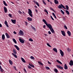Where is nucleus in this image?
<instances>
[{"label": "nucleus", "mask_w": 73, "mask_h": 73, "mask_svg": "<svg viewBox=\"0 0 73 73\" xmlns=\"http://www.w3.org/2000/svg\"><path fill=\"white\" fill-rule=\"evenodd\" d=\"M48 27L50 29V31L52 33H54L55 32L53 29V28L52 27V26L51 25H50L48 26Z\"/></svg>", "instance_id": "obj_1"}, {"label": "nucleus", "mask_w": 73, "mask_h": 73, "mask_svg": "<svg viewBox=\"0 0 73 73\" xmlns=\"http://www.w3.org/2000/svg\"><path fill=\"white\" fill-rule=\"evenodd\" d=\"M56 61L57 62H58V63H59V64H62V63L60 62V61H59L58 60H56Z\"/></svg>", "instance_id": "obj_30"}, {"label": "nucleus", "mask_w": 73, "mask_h": 73, "mask_svg": "<svg viewBox=\"0 0 73 73\" xmlns=\"http://www.w3.org/2000/svg\"><path fill=\"white\" fill-rule=\"evenodd\" d=\"M42 21L46 25L47 27H48L50 25V24H48V23H47V22H46V20H45L44 19H43L42 20Z\"/></svg>", "instance_id": "obj_4"}, {"label": "nucleus", "mask_w": 73, "mask_h": 73, "mask_svg": "<svg viewBox=\"0 0 73 73\" xmlns=\"http://www.w3.org/2000/svg\"><path fill=\"white\" fill-rule=\"evenodd\" d=\"M54 71L55 72V73H57L58 72V70H57L56 68L54 69Z\"/></svg>", "instance_id": "obj_27"}, {"label": "nucleus", "mask_w": 73, "mask_h": 73, "mask_svg": "<svg viewBox=\"0 0 73 73\" xmlns=\"http://www.w3.org/2000/svg\"><path fill=\"white\" fill-rule=\"evenodd\" d=\"M14 46H15V47L17 49V50H19L20 48H19V47H18L17 45H14Z\"/></svg>", "instance_id": "obj_16"}, {"label": "nucleus", "mask_w": 73, "mask_h": 73, "mask_svg": "<svg viewBox=\"0 0 73 73\" xmlns=\"http://www.w3.org/2000/svg\"><path fill=\"white\" fill-rule=\"evenodd\" d=\"M58 8L59 9H62V8H63L65 9H66L65 7V6H63L62 4H60V5H59L58 7Z\"/></svg>", "instance_id": "obj_3"}, {"label": "nucleus", "mask_w": 73, "mask_h": 73, "mask_svg": "<svg viewBox=\"0 0 73 73\" xmlns=\"http://www.w3.org/2000/svg\"><path fill=\"white\" fill-rule=\"evenodd\" d=\"M64 27L65 28V29H68V28H67V27H66V25H64Z\"/></svg>", "instance_id": "obj_46"}, {"label": "nucleus", "mask_w": 73, "mask_h": 73, "mask_svg": "<svg viewBox=\"0 0 73 73\" xmlns=\"http://www.w3.org/2000/svg\"><path fill=\"white\" fill-rule=\"evenodd\" d=\"M67 50L68 51H70V49H69V48H67Z\"/></svg>", "instance_id": "obj_55"}, {"label": "nucleus", "mask_w": 73, "mask_h": 73, "mask_svg": "<svg viewBox=\"0 0 73 73\" xmlns=\"http://www.w3.org/2000/svg\"><path fill=\"white\" fill-rule=\"evenodd\" d=\"M14 68L15 70H16V66H14Z\"/></svg>", "instance_id": "obj_54"}, {"label": "nucleus", "mask_w": 73, "mask_h": 73, "mask_svg": "<svg viewBox=\"0 0 73 73\" xmlns=\"http://www.w3.org/2000/svg\"><path fill=\"white\" fill-rule=\"evenodd\" d=\"M35 8H37V6H35Z\"/></svg>", "instance_id": "obj_64"}, {"label": "nucleus", "mask_w": 73, "mask_h": 73, "mask_svg": "<svg viewBox=\"0 0 73 73\" xmlns=\"http://www.w3.org/2000/svg\"><path fill=\"white\" fill-rule=\"evenodd\" d=\"M43 4H44L46 5V3H45V2H44V0H43L42 1Z\"/></svg>", "instance_id": "obj_43"}, {"label": "nucleus", "mask_w": 73, "mask_h": 73, "mask_svg": "<svg viewBox=\"0 0 73 73\" xmlns=\"http://www.w3.org/2000/svg\"><path fill=\"white\" fill-rule=\"evenodd\" d=\"M25 23H26V25H27V23H28L27 22H25Z\"/></svg>", "instance_id": "obj_63"}, {"label": "nucleus", "mask_w": 73, "mask_h": 73, "mask_svg": "<svg viewBox=\"0 0 73 73\" xmlns=\"http://www.w3.org/2000/svg\"><path fill=\"white\" fill-rule=\"evenodd\" d=\"M0 27H2V25L1 23H0Z\"/></svg>", "instance_id": "obj_56"}, {"label": "nucleus", "mask_w": 73, "mask_h": 73, "mask_svg": "<svg viewBox=\"0 0 73 73\" xmlns=\"http://www.w3.org/2000/svg\"><path fill=\"white\" fill-rule=\"evenodd\" d=\"M49 2L50 3V4H51V5H52V2L50 1Z\"/></svg>", "instance_id": "obj_58"}, {"label": "nucleus", "mask_w": 73, "mask_h": 73, "mask_svg": "<svg viewBox=\"0 0 73 73\" xmlns=\"http://www.w3.org/2000/svg\"><path fill=\"white\" fill-rule=\"evenodd\" d=\"M0 69H1L0 70L1 71V72H3V69L2 68H1V67L0 65Z\"/></svg>", "instance_id": "obj_26"}, {"label": "nucleus", "mask_w": 73, "mask_h": 73, "mask_svg": "<svg viewBox=\"0 0 73 73\" xmlns=\"http://www.w3.org/2000/svg\"><path fill=\"white\" fill-rule=\"evenodd\" d=\"M5 24L6 25L7 28H9V26L8 25V23L7 22V21H5Z\"/></svg>", "instance_id": "obj_10"}, {"label": "nucleus", "mask_w": 73, "mask_h": 73, "mask_svg": "<svg viewBox=\"0 0 73 73\" xmlns=\"http://www.w3.org/2000/svg\"><path fill=\"white\" fill-rule=\"evenodd\" d=\"M62 35L63 36H65V32L64 31H61Z\"/></svg>", "instance_id": "obj_9"}, {"label": "nucleus", "mask_w": 73, "mask_h": 73, "mask_svg": "<svg viewBox=\"0 0 73 73\" xmlns=\"http://www.w3.org/2000/svg\"><path fill=\"white\" fill-rule=\"evenodd\" d=\"M13 52L14 54H16L17 53V52H16V50H15L14 49H13Z\"/></svg>", "instance_id": "obj_24"}, {"label": "nucleus", "mask_w": 73, "mask_h": 73, "mask_svg": "<svg viewBox=\"0 0 73 73\" xmlns=\"http://www.w3.org/2000/svg\"><path fill=\"white\" fill-rule=\"evenodd\" d=\"M19 35L21 36H23V35H24V32L23 31L20 30L19 32Z\"/></svg>", "instance_id": "obj_5"}, {"label": "nucleus", "mask_w": 73, "mask_h": 73, "mask_svg": "<svg viewBox=\"0 0 73 73\" xmlns=\"http://www.w3.org/2000/svg\"><path fill=\"white\" fill-rule=\"evenodd\" d=\"M27 19L29 21H32V19L29 17H28L27 18Z\"/></svg>", "instance_id": "obj_12"}, {"label": "nucleus", "mask_w": 73, "mask_h": 73, "mask_svg": "<svg viewBox=\"0 0 73 73\" xmlns=\"http://www.w3.org/2000/svg\"><path fill=\"white\" fill-rule=\"evenodd\" d=\"M61 13H62L63 15H64V12L62 10H60Z\"/></svg>", "instance_id": "obj_37"}, {"label": "nucleus", "mask_w": 73, "mask_h": 73, "mask_svg": "<svg viewBox=\"0 0 73 73\" xmlns=\"http://www.w3.org/2000/svg\"><path fill=\"white\" fill-rule=\"evenodd\" d=\"M28 68H29V69H32V67L29 66H28Z\"/></svg>", "instance_id": "obj_49"}, {"label": "nucleus", "mask_w": 73, "mask_h": 73, "mask_svg": "<svg viewBox=\"0 0 73 73\" xmlns=\"http://www.w3.org/2000/svg\"><path fill=\"white\" fill-rule=\"evenodd\" d=\"M52 15L54 16L55 19H57V17H56V15H55V14H54V13H52Z\"/></svg>", "instance_id": "obj_31"}, {"label": "nucleus", "mask_w": 73, "mask_h": 73, "mask_svg": "<svg viewBox=\"0 0 73 73\" xmlns=\"http://www.w3.org/2000/svg\"><path fill=\"white\" fill-rule=\"evenodd\" d=\"M28 13L29 15L31 17H33V15H32V10L30 9H28Z\"/></svg>", "instance_id": "obj_2"}, {"label": "nucleus", "mask_w": 73, "mask_h": 73, "mask_svg": "<svg viewBox=\"0 0 73 73\" xmlns=\"http://www.w3.org/2000/svg\"><path fill=\"white\" fill-rule=\"evenodd\" d=\"M9 17H12V15H11V14H9Z\"/></svg>", "instance_id": "obj_45"}, {"label": "nucleus", "mask_w": 73, "mask_h": 73, "mask_svg": "<svg viewBox=\"0 0 73 73\" xmlns=\"http://www.w3.org/2000/svg\"><path fill=\"white\" fill-rule=\"evenodd\" d=\"M35 4H36V5H37L38 7H40V5H39V4H38V3L37 2H35Z\"/></svg>", "instance_id": "obj_35"}, {"label": "nucleus", "mask_w": 73, "mask_h": 73, "mask_svg": "<svg viewBox=\"0 0 73 73\" xmlns=\"http://www.w3.org/2000/svg\"><path fill=\"white\" fill-rule=\"evenodd\" d=\"M30 58L31 59H35V58H34L33 56H31Z\"/></svg>", "instance_id": "obj_44"}, {"label": "nucleus", "mask_w": 73, "mask_h": 73, "mask_svg": "<svg viewBox=\"0 0 73 73\" xmlns=\"http://www.w3.org/2000/svg\"><path fill=\"white\" fill-rule=\"evenodd\" d=\"M29 65L30 66H31V67H32L33 68H34L35 67V66H34V65H33V64H29Z\"/></svg>", "instance_id": "obj_34"}, {"label": "nucleus", "mask_w": 73, "mask_h": 73, "mask_svg": "<svg viewBox=\"0 0 73 73\" xmlns=\"http://www.w3.org/2000/svg\"><path fill=\"white\" fill-rule=\"evenodd\" d=\"M53 50H54V52H55L57 53V50L56 48H54L53 49Z\"/></svg>", "instance_id": "obj_19"}, {"label": "nucleus", "mask_w": 73, "mask_h": 73, "mask_svg": "<svg viewBox=\"0 0 73 73\" xmlns=\"http://www.w3.org/2000/svg\"><path fill=\"white\" fill-rule=\"evenodd\" d=\"M4 10L5 13L7 12V9L6 7H4Z\"/></svg>", "instance_id": "obj_18"}, {"label": "nucleus", "mask_w": 73, "mask_h": 73, "mask_svg": "<svg viewBox=\"0 0 73 73\" xmlns=\"http://www.w3.org/2000/svg\"><path fill=\"white\" fill-rule=\"evenodd\" d=\"M67 33L69 36H70L71 35V33L69 31H67Z\"/></svg>", "instance_id": "obj_14"}, {"label": "nucleus", "mask_w": 73, "mask_h": 73, "mask_svg": "<svg viewBox=\"0 0 73 73\" xmlns=\"http://www.w3.org/2000/svg\"><path fill=\"white\" fill-rule=\"evenodd\" d=\"M46 69H47V70H49V69H50V68H49V67H46Z\"/></svg>", "instance_id": "obj_39"}, {"label": "nucleus", "mask_w": 73, "mask_h": 73, "mask_svg": "<svg viewBox=\"0 0 73 73\" xmlns=\"http://www.w3.org/2000/svg\"><path fill=\"white\" fill-rule=\"evenodd\" d=\"M51 19H52V20H54V19H53V17L51 18Z\"/></svg>", "instance_id": "obj_59"}, {"label": "nucleus", "mask_w": 73, "mask_h": 73, "mask_svg": "<svg viewBox=\"0 0 73 73\" xmlns=\"http://www.w3.org/2000/svg\"><path fill=\"white\" fill-rule=\"evenodd\" d=\"M38 63L39 64H40V65H42V64L41 63V62L40 61H38Z\"/></svg>", "instance_id": "obj_42"}, {"label": "nucleus", "mask_w": 73, "mask_h": 73, "mask_svg": "<svg viewBox=\"0 0 73 73\" xmlns=\"http://www.w3.org/2000/svg\"><path fill=\"white\" fill-rule=\"evenodd\" d=\"M69 64L70 66H72L73 65V61L71 60L70 61V62L69 63Z\"/></svg>", "instance_id": "obj_11"}, {"label": "nucleus", "mask_w": 73, "mask_h": 73, "mask_svg": "<svg viewBox=\"0 0 73 73\" xmlns=\"http://www.w3.org/2000/svg\"><path fill=\"white\" fill-rule=\"evenodd\" d=\"M5 35L7 37V38H10V36H9L7 33H5Z\"/></svg>", "instance_id": "obj_13"}, {"label": "nucleus", "mask_w": 73, "mask_h": 73, "mask_svg": "<svg viewBox=\"0 0 73 73\" xmlns=\"http://www.w3.org/2000/svg\"><path fill=\"white\" fill-rule=\"evenodd\" d=\"M47 45L49 46V47H51V46L49 44V43H47Z\"/></svg>", "instance_id": "obj_41"}, {"label": "nucleus", "mask_w": 73, "mask_h": 73, "mask_svg": "<svg viewBox=\"0 0 73 73\" xmlns=\"http://www.w3.org/2000/svg\"><path fill=\"white\" fill-rule=\"evenodd\" d=\"M19 41L21 42V43H22L23 44H24V40H22L21 38H19Z\"/></svg>", "instance_id": "obj_8"}, {"label": "nucleus", "mask_w": 73, "mask_h": 73, "mask_svg": "<svg viewBox=\"0 0 73 73\" xmlns=\"http://www.w3.org/2000/svg\"><path fill=\"white\" fill-rule=\"evenodd\" d=\"M32 29H34V31H36V29H35V27H32Z\"/></svg>", "instance_id": "obj_48"}, {"label": "nucleus", "mask_w": 73, "mask_h": 73, "mask_svg": "<svg viewBox=\"0 0 73 73\" xmlns=\"http://www.w3.org/2000/svg\"><path fill=\"white\" fill-rule=\"evenodd\" d=\"M29 41H31V42H33V39H32L31 38H30V39H29Z\"/></svg>", "instance_id": "obj_36"}, {"label": "nucleus", "mask_w": 73, "mask_h": 73, "mask_svg": "<svg viewBox=\"0 0 73 73\" xmlns=\"http://www.w3.org/2000/svg\"><path fill=\"white\" fill-rule=\"evenodd\" d=\"M44 11H45V12H46V13L47 15H48V11H47V10H46L45 9L44 10Z\"/></svg>", "instance_id": "obj_38"}, {"label": "nucleus", "mask_w": 73, "mask_h": 73, "mask_svg": "<svg viewBox=\"0 0 73 73\" xmlns=\"http://www.w3.org/2000/svg\"><path fill=\"white\" fill-rule=\"evenodd\" d=\"M24 71L25 72H27V71H26V70H25V69H24Z\"/></svg>", "instance_id": "obj_62"}, {"label": "nucleus", "mask_w": 73, "mask_h": 73, "mask_svg": "<svg viewBox=\"0 0 73 73\" xmlns=\"http://www.w3.org/2000/svg\"><path fill=\"white\" fill-rule=\"evenodd\" d=\"M13 40L14 42H15V44H17V42H16V40H15V39H13Z\"/></svg>", "instance_id": "obj_29"}, {"label": "nucleus", "mask_w": 73, "mask_h": 73, "mask_svg": "<svg viewBox=\"0 0 73 73\" xmlns=\"http://www.w3.org/2000/svg\"><path fill=\"white\" fill-rule=\"evenodd\" d=\"M11 21L13 24H15L16 23V20L11 19Z\"/></svg>", "instance_id": "obj_17"}, {"label": "nucleus", "mask_w": 73, "mask_h": 73, "mask_svg": "<svg viewBox=\"0 0 73 73\" xmlns=\"http://www.w3.org/2000/svg\"><path fill=\"white\" fill-rule=\"evenodd\" d=\"M18 12L19 13H20V14H22V12H21V11H18Z\"/></svg>", "instance_id": "obj_47"}, {"label": "nucleus", "mask_w": 73, "mask_h": 73, "mask_svg": "<svg viewBox=\"0 0 73 73\" xmlns=\"http://www.w3.org/2000/svg\"><path fill=\"white\" fill-rule=\"evenodd\" d=\"M3 4H4L5 5V6H7V5H7V3H6L5 2V1H3Z\"/></svg>", "instance_id": "obj_28"}, {"label": "nucleus", "mask_w": 73, "mask_h": 73, "mask_svg": "<svg viewBox=\"0 0 73 73\" xmlns=\"http://www.w3.org/2000/svg\"><path fill=\"white\" fill-rule=\"evenodd\" d=\"M9 63L11 65H12L13 63H12V60H9Z\"/></svg>", "instance_id": "obj_25"}, {"label": "nucleus", "mask_w": 73, "mask_h": 73, "mask_svg": "<svg viewBox=\"0 0 73 73\" xmlns=\"http://www.w3.org/2000/svg\"><path fill=\"white\" fill-rule=\"evenodd\" d=\"M50 9L51 10H52V11H53L54 12H55V11H54V9H53V8H52L51 7H50Z\"/></svg>", "instance_id": "obj_40"}, {"label": "nucleus", "mask_w": 73, "mask_h": 73, "mask_svg": "<svg viewBox=\"0 0 73 73\" xmlns=\"http://www.w3.org/2000/svg\"><path fill=\"white\" fill-rule=\"evenodd\" d=\"M64 69H68V66L66 64L64 65Z\"/></svg>", "instance_id": "obj_20"}, {"label": "nucleus", "mask_w": 73, "mask_h": 73, "mask_svg": "<svg viewBox=\"0 0 73 73\" xmlns=\"http://www.w3.org/2000/svg\"><path fill=\"white\" fill-rule=\"evenodd\" d=\"M66 9H67V10H69V7L68 6L66 5Z\"/></svg>", "instance_id": "obj_32"}, {"label": "nucleus", "mask_w": 73, "mask_h": 73, "mask_svg": "<svg viewBox=\"0 0 73 73\" xmlns=\"http://www.w3.org/2000/svg\"><path fill=\"white\" fill-rule=\"evenodd\" d=\"M13 33H14V34H16V33L15 31H14Z\"/></svg>", "instance_id": "obj_57"}, {"label": "nucleus", "mask_w": 73, "mask_h": 73, "mask_svg": "<svg viewBox=\"0 0 73 73\" xmlns=\"http://www.w3.org/2000/svg\"><path fill=\"white\" fill-rule=\"evenodd\" d=\"M48 33L50 35H51V32L50 31H49L48 32Z\"/></svg>", "instance_id": "obj_50"}, {"label": "nucleus", "mask_w": 73, "mask_h": 73, "mask_svg": "<svg viewBox=\"0 0 73 73\" xmlns=\"http://www.w3.org/2000/svg\"><path fill=\"white\" fill-rule=\"evenodd\" d=\"M46 27V26H45V25H44L43 26V28H45Z\"/></svg>", "instance_id": "obj_52"}, {"label": "nucleus", "mask_w": 73, "mask_h": 73, "mask_svg": "<svg viewBox=\"0 0 73 73\" xmlns=\"http://www.w3.org/2000/svg\"><path fill=\"white\" fill-rule=\"evenodd\" d=\"M60 54H61V56H64V52L61 49L60 50Z\"/></svg>", "instance_id": "obj_7"}, {"label": "nucleus", "mask_w": 73, "mask_h": 73, "mask_svg": "<svg viewBox=\"0 0 73 73\" xmlns=\"http://www.w3.org/2000/svg\"><path fill=\"white\" fill-rule=\"evenodd\" d=\"M35 10L36 12V13H37V12H38V10H37L36 9H35Z\"/></svg>", "instance_id": "obj_53"}, {"label": "nucleus", "mask_w": 73, "mask_h": 73, "mask_svg": "<svg viewBox=\"0 0 73 73\" xmlns=\"http://www.w3.org/2000/svg\"><path fill=\"white\" fill-rule=\"evenodd\" d=\"M48 63L50 64H51V63L49 62L48 61Z\"/></svg>", "instance_id": "obj_61"}, {"label": "nucleus", "mask_w": 73, "mask_h": 73, "mask_svg": "<svg viewBox=\"0 0 73 73\" xmlns=\"http://www.w3.org/2000/svg\"><path fill=\"white\" fill-rule=\"evenodd\" d=\"M12 54L13 56L15 58H17V56L16 54H15L13 53H12Z\"/></svg>", "instance_id": "obj_23"}, {"label": "nucleus", "mask_w": 73, "mask_h": 73, "mask_svg": "<svg viewBox=\"0 0 73 73\" xmlns=\"http://www.w3.org/2000/svg\"><path fill=\"white\" fill-rule=\"evenodd\" d=\"M54 3H55L56 4H58L59 3L58 1L57 0H54Z\"/></svg>", "instance_id": "obj_15"}, {"label": "nucleus", "mask_w": 73, "mask_h": 73, "mask_svg": "<svg viewBox=\"0 0 73 73\" xmlns=\"http://www.w3.org/2000/svg\"><path fill=\"white\" fill-rule=\"evenodd\" d=\"M56 66L58 68H59L60 69H63V67L61 66H60L57 65Z\"/></svg>", "instance_id": "obj_6"}, {"label": "nucleus", "mask_w": 73, "mask_h": 73, "mask_svg": "<svg viewBox=\"0 0 73 73\" xmlns=\"http://www.w3.org/2000/svg\"><path fill=\"white\" fill-rule=\"evenodd\" d=\"M66 20V19H65V17H63V20L64 21H65Z\"/></svg>", "instance_id": "obj_51"}, {"label": "nucleus", "mask_w": 73, "mask_h": 73, "mask_svg": "<svg viewBox=\"0 0 73 73\" xmlns=\"http://www.w3.org/2000/svg\"><path fill=\"white\" fill-rule=\"evenodd\" d=\"M11 3H12V4H14V3H13V2H11Z\"/></svg>", "instance_id": "obj_60"}, {"label": "nucleus", "mask_w": 73, "mask_h": 73, "mask_svg": "<svg viewBox=\"0 0 73 73\" xmlns=\"http://www.w3.org/2000/svg\"><path fill=\"white\" fill-rule=\"evenodd\" d=\"M21 60H22V61L23 62H24V63H25V60L24 58L22 57L21 58Z\"/></svg>", "instance_id": "obj_22"}, {"label": "nucleus", "mask_w": 73, "mask_h": 73, "mask_svg": "<svg viewBox=\"0 0 73 73\" xmlns=\"http://www.w3.org/2000/svg\"><path fill=\"white\" fill-rule=\"evenodd\" d=\"M66 13L67 15H69V12L68 11L66 10Z\"/></svg>", "instance_id": "obj_33"}, {"label": "nucleus", "mask_w": 73, "mask_h": 73, "mask_svg": "<svg viewBox=\"0 0 73 73\" xmlns=\"http://www.w3.org/2000/svg\"><path fill=\"white\" fill-rule=\"evenodd\" d=\"M2 38L3 39V40H5V35H4L3 34L2 35Z\"/></svg>", "instance_id": "obj_21"}]
</instances>
